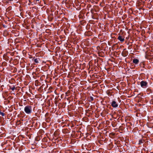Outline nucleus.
<instances>
[{
    "label": "nucleus",
    "instance_id": "nucleus-1",
    "mask_svg": "<svg viewBox=\"0 0 153 153\" xmlns=\"http://www.w3.org/2000/svg\"><path fill=\"white\" fill-rule=\"evenodd\" d=\"M24 111L27 114H30L32 113V107L30 105H27L24 108Z\"/></svg>",
    "mask_w": 153,
    "mask_h": 153
},
{
    "label": "nucleus",
    "instance_id": "nucleus-2",
    "mask_svg": "<svg viewBox=\"0 0 153 153\" xmlns=\"http://www.w3.org/2000/svg\"><path fill=\"white\" fill-rule=\"evenodd\" d=\"M147 82L145 81H142L140 82L141 86L143 88H146L147 86Z\"/></svg>",
    "mask_w": 153,
    "mask_h": 153
},
{
    "label": "nucleus",
    "instance_id": "nucleus-3",
    "mask_svg": "<svg viewBox=\"0 0 153 153\" xmlns=\"http://www.w3.org/2000/svg\"><path fill=\"white\" fill-rule=\"evenodd\" d=\"M111 104L113 108H116L118 106V104L115 101H113Z\"/></svg>",
    "mask_w": 153,
    "mask_h": 153
},
{
    "label": "nucleus",
    "instance_id": "nucleus-4",
    "mask_svg": "<svg viewBox=\"0 0 153 153\" xmlns=\"http://www.w3.org/2000/svg\"><path fill=\"white\" fill-rule=\"evenodd\" d=\"M124 37L123 36L119 35L117 39L121 42H123L124 41Z\"/></svg>",
    "mask_w": 153,
    "mask_h": 153
},
{
    "label": "nucleus",
    "instance_id": "nucleus-5",
    "mask_svg": "<svg viewBox=\"0 0 153 153\" xmlns=\"http://www.w3.org/2000/svg\"><path fill=\"white\" fill-rule=\"evenodd\" d=\"M133 62L135 64H137L139 62V60L137 59H134L133 60Z\"/></svg>",
    "mask_w": 153,
    "mask_h": 153
},
{
    "label": "nucleus",
    "instance_id": "nucleus-6",
    "mask_svg": "<svg viewBox=\"0 0 153 153\" xmlns=\"http://www.w3.org/2000/svg\"><path fill=\"white\" fill-rule=\"evenodd\" d=\"M34 62L36 63H38L39 62V60L38 59L36 58L34 59Z\"/></svg>",
    "mask_w": 153,
    "mask_h": 153
},
{
    "label": "nucleus",
    "instance_id": "nucleus-7",
    "mask_svg": "<svg viewBox=\"0 0 153 153\" xmlns=\"http://www.w3.org/2000/svg\"><path fill=\"white\" fill-rule=\"evenodd\" d=\"M0 115L2 116H4V114L3 112H0Z\"/></svg>",
    "mask_w": 153,
    "mask_h": 153
},
{
    "label": "nucleus",
    "instance_id": "nucleus-8",
    "mask_svg": "<svg viewBox=\"0 0 153 153\" xmlns=\"http://www.w3.org/2000/svg\"><path fill=\"white\" fill-rule=\"evenodd\" d=\"M15 89V87L14 86H13L11 88V89L12 91H13Z\"/></svg>",
    "mask_w": 153,
    "mask_h": 153
},
{
    "label": "nucleus",
    "instance_id": "nucleus-9",
    "mask_svg": "<svg viewBox=\"0 0 153 153\" xmlns=\"http://www.w3.org/2000/svg\"><path fill=\"white\" fill-rule=\"evenodd\" d=\"M93 100V97H92L91 98V100Z\"/></svg>",
    "mask_w": 153,
    "mask_h": 153
}]
</instances>
